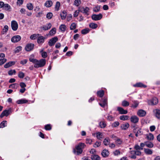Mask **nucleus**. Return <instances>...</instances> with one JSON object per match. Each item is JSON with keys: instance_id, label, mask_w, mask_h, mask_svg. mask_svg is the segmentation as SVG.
Masks as SVG:
<instances>
[{"instance_id": "f257e3e1", "label": "nucleus", "mask_w": 160, "mask_h": 160, "mask_svg": "<svg viewBox=\"0 0 160 160\" xmlns=\"http://www.w3.org/2000/svg\"><path fill=\"white\" fill-rule=\"evenodd\" d=\"M86 147V145L84 143H79L76 146V149L77 150L74 149L73 150V152L74 153H76L77 154L79 155L81 154L82 152V149Z\"/></svg>"}, {"instance_id": "f03ea898", "label": "nucleus", "mask_w": 160, "mask_h": 160, "mask_svg": "<svg viewBox=\"0 0 160 160\" xmlns=\"http://www.w3.org/2000/svg\"><path fill=\"white\" fill-rule=\"evenodd\" d=\"M34 63V67L38 68L44 67L46 63V61L45 59H42L39 60H36Z\"/></svg>"}, {"instance_id": "7ed1b4c3", "label": "nucleus", "mask_w": 160, "mask_h": 160, "mask_svg": "<svg viewBox=\"0 0 160 160\" xmlns=\"http://www.w3.org/2000/svg\"><path fill=\"white\" fill-rule=\"evenodd\" d=\"M90 9L88 7H82L79 8V11L85 15L88 16L89 14Z\"/></svg>"}, {"instance_id": "20e7f679", "label": "nucleus", "mask_w": 160, "mask_h": 160, "mask_svg": "<svg viewBox=\"0 0 160 160\" xmlns=\"http://www.w3.org/2000/svg\"><path fill=\"white\" fill-rule=\"evenodd\" d=\"M12 112V109L9 108L8 110H4L1 114L0 115V117L1 118H3V117L8 116Z\"/></svg>"}, {"instance_id": "39448f33", "label": "nucleus", "mask_w": 160, "mask_h": 160, "mask_svg": "<svg viewBox=\"0 0 160 160\" xmlns=\"http://www.w3.org/2000/svg\"><path fill=\"white\" fill-rule=\"evenodd\" d=\"M158 102V100L156 97L152 98L151 100L148 101V103L149 105H154L157 104Z\"/></svg>"}, {"instance_id": "423d86ee", "label": "nucleus", "mask_w": 160, "mask_h": 160, "mask_svg": "<svg viewBox=\"0 0 160 160\" xmlns=\"http://www.w3.org/2000/svg\"><path fill=\"white\" fill-rule=\"evenodd\" d=\"M11 26L12 29L13 31H16L18 28V23L15 20L12 21L11 22Z\"/></svg>"}, {"instance_id": "0eeeda50", "label": "nucleus", "mask_w": 160, "mask_h": 160, "mask_svg": "<svg viewBox=\"0 0 160 160\" xmlns=\"http://www.w3.org/2000/svg\"><path fill=\"white\" fill-rule=\"evenodd\" d=\"M58 40V38L57 37L52 38L49 40L48 42L49 45L50 46H53Z\"/></svg>"}, {"instance_id": "6e6552de", "label": "nucleus", "mask_w": 160, "mask_h": 160, "mask_svg": "<svg viewBox=\"0 0 160 160\" xmlns=\"http://www.w3.org/2000/svg\"><path fill=\"white\" fill-rule=\"evenodd\" d=\"M102 18V15L101 13L99 14H93L92 16V18L95 21H98L100 20Z\"/></svg>"}, {"instance_id": "1a4fd4ad", "label": "nucleus", "mask_w": 160, "mask_h": 160, "mask_svg": "<svg viewBox=\"0 0 160 160\" xmlns=\"http://www.w3.org/2000/svg\"><path fill=\"white\" fill-rule=\"evenodd\" d=\"M21 37L19 35H15L11 39V41L13 42H17L20 40Z\"/></svg>"}, {"instance_id": "9d476101", "label": "nucleus", "mask_w": 160, "mask_h": 160, "mask_svg": "<svg viewBox=\"0 0 160 160\" xmlns=\"http://www.w3.org/2000/svg\"><path fill=\"white\" fill-rule=\"evenodd\" d=\"M34 46V45L32 43H28L25 47V50L27 51H30L32 50Z\"/></svg>"}, {"instance_id": "9b49d317", "label": "nucleus", "mask_w": 160, "mask_h": 160, "mask_svg": "<svg viewBox=\"0 0 160 160\" xmlns=\"http://www.w3.org/2000/svg\"><path fill=\"white\" fill-rule=\"evenodd\" d=\"M130 121L132 122L137 123L138 122L139 118L136 116H132L130 118Z\"/></svg>"}, {"instance_id": "f8f14e48", "label": "nucleus", "mask_w": 160, "mask_h": 160, "mask_svg": "<svg viewBox=\"0 0 160 160\" xmlns=\"http://www.w3.org/2000/svg\"><path fill=\"white\" fill-rule=\"evenodd\" d=\"M5 56V55L4 53L0 54V66L3 64L7 61L6 59L3 58Z\"/></svg>"}, {"instance_id": "ddd939ff", "label": "nucleus", "mask_w": 160, "mask_h": 160, "mask_svg": "<svg viewBox=\"0 0 160 160\" xmlns=\"http://www.w3.org/2000/svg\"><path fill=\"white\" fill-rule=\"evenodd\" d=\"M146 114V112L142 109H140L138 111L137 114L140 117H143L145 116Z\"/></svg>"}, {"instance_id": "4468645a", "label": "nucleus", "mask_w": 160, "mask_h": 160, "mask_svg": "<svg viewBox=\"0 0 160 160\" xmlns=\"http://www.w3.org/2000/svg\"><path fill=\"white\" fill-rule=\"evenodd\" d=\"M117 111H118L120 114H126L128 113V111L125 110L123 108L120 107H117Z\"/></svg>"}, {"instance_id": "2eb2a0df", "label": "nucleus", "mask_w": 160, "mask_h": 160, "mask_svg": "<svg viewBox=\"0 0 160 160\" xmlns=\"http://www.w3.org/2000/svg\"><path fill=\"white\" fill-rule=\"evenodd\" d=\"M133 132L135 133V136L138 137L139 136L142 135V133L141 131V129L137 128L133 129Z\"/></svg>"}, {"instance_id": "dca6fc26", "label": "nucleus", "mask_w": 160, "mask_h": 160, "mask_svg": "<svg viewBox=\"0 0 160 160\" xmlns=\"http://www.w3.org/2000/svg\"><path fill=\"white\" fill-rule=\"evenodd\" d=\"M52 27V24L50 23H49L46 25L42 27L41 28L45 31L47 30L50 29Z\"/></svg>"}, {"instance_id": "f3484780", "label": "nucleus", "mask_w": 160, "mask_h": 160, "mask_svg": "<svg viewBox=\"0 0 160 160\" xmlns=\"http://www.w3.org/2000/svg\"><path fill=\"white\" fill-rule=\"evenodd\" d=\"M3 9L8 11L10 12L12 10V8L8 4H4L3 7Z\"/></svg>"}, {"instance_id": "a211bd4d", "label": "nucleus", "mask_w": 160, "mask_h": 160, "mask_svg": "<svg viewBox=\"0 0 160 160\" xmlns=\"http://www.w3.org/2000/svg\"><path fill=\"white\" fill-rule=\"evenodd\" d=\"M153 112L156 117L158 119H160V110L156 109L153 110Z\"/></svg>"}, {"instance_id": "6ab92c4d", "label": "nucleus", "mask_w": 160, "mask_h": 160, "mask_svg": "<svg viewBox=\"0 0 160 160\" xmlns=\"http://www.w3.org/2000/svg\"><path fill=\"white\" fill-rule=\"evenodd\" d=\"M45 38L42 36H39L37 40V42L39 43H43L44 42Z\"/></svg>"}, {"instance_id": "aec40b11", "label": "nucleus", "mask_w": 160, "mask_h": 160, "mask_svg": "<svg viewBox=\"0 0 160 160\" xmlns=\"http://www.w3.org/2000/svg\"><path fill=\"white\" fill-rule=\"evenodd\" d=\"M109 154V152L106 149H104L102 152V155L103 157H107Z\"/></svg>"}, {"instance_id": "412c9836", "label": "nucleus", "mask_w": 160, "mask_h": 160, "mask_svg": "<svg viewBox=\"0 0 160 160\" xmlns=\"http://www.w3.org/2000/svg\"><path fill=\"white\" fill-rule=\"evenodd\" d=\"M15 63V62L14 61H10L4 65V67L5 68H7L12 65H14Z\"/></svg>"}, {"instance_id": "4be33fe9", "label": "nucleus", "mask_w": 160, "mask_h": 160, "mask_svg": "<svg viewBox=\"0 0 160 160\" xmlns=\"http://www.w3.org/2000/svg\"><path fill=\"white\" fill-rule=\"evenodd\" d=\"M133 86L134 87H140V88H145L147 87V86L143 84L141 82L137 83L136 84L133 85Z\"/></svg>"}, {"instance_id": "5701e85b", "label": "nucleus", "mask_w": 160, "mask_h": 160, "mask_svg": "<svg viewBox=\"0 0 160 160\" xmlns=\"http://www.w3.org/2000/svg\"><path fill=\"white\" fill-rule=\"evenodd\" d=\"M96 134L97 139L99 140H101L103 138V134L102 132H98L96 133Z\"/></svg>"}, {"instance_id": "b1692460", "label": "nucleus", "mask_w": 160, "mask_h": 160, "mask_svg": "<svg viewBox=\"0 0 160 160\" xmlns=\"http://www.w3.org/2000/svg\"><path fill=\"white\" fill-rule=\"evenodd\" d=\"M129 124L128 123H126L122 124L121 126V128L122 129L126 130L129 128Z\"/></svg>"}, {"instance_id": "393cba45", "label": "nucleus", "mask_w": 160, "mask_h": 160, "mask_svg": "<svg viewBox=\"0 0 160 160\" xmlns=\"http://www.w3.org/2000/svg\"><path fill=\"white\" fill-rule=\"evenodd\" d=\"M102 103H99V105L102 107L104 108L107 104V99H105L102 100Z\"/></svg>"}, {"instance_id": "a878e982", "label": "nucleus", "mask_w": 160, "mask_h": 160, "mask_svg": "<svg viewBox=\"0 0 160 160\" xmlns=\"http://www.w3.org/2000/svg\"><path fill=\"white\" fill-rule=\"evenodd\" d=\"M28 102V100L25 99H21L18 100L17 101V103L18 104H22Z\"/></svg>"}, {"instance_id": "bb28decb", "label": "nucleus", "mask_w": 160, "mask_h": 160, "mask_svg": "<svg viewBox=\"0 0 160 160\" xmlns=\"http://www.w3.org/2000/svg\"><path fill=\"white\" fill-rule=\"evenodd\" d=\"M52 4V2L51 0L47 1L44 3V5L47 7H50Z\"/></svg>"}, {"instance_id": "cd10ccee", "label": "nucleus", "mask_w": 160, "mask_h": 160, "mask_svg": "<svg viewBox=\"0 0 160 160\" xmlns=\"http://www.w3.org/2000/svg\"><path fill=\"white\" fill-rule=\"evenodd\" d=\"M144 152L147 155H151L152 153V151L149 149L144 148Z\"/></svg>"}, {"instance_id": "c85d7f7f", "label": "nucleus", "mask_w": 160, "mask_h": 160, "mask_svg": "<svg viewBox=\"0 0 160 160\" xmlns=\"http://www.w3.org/2000/svg\"><path fill=\"white\" fill-rule=\"evenodd\" d=\"M40 36L39 34H34L30 36V38L31 40H35Z\"/></svg>"}, {"instance_id": "c756f323", "label": "nucleus", "mask_w": 160, "mask_h": 160, "mask_svg": "<svg viewBox=\"0 0 160 160\" xmlns=\"http://www.w3.org/2000/svg\"><path fill=\"white\" fill-rule=\"evenodd\" d=\"M36 59H34V55L32 54L30 56L29 58V60L30 62H32L33 63H35L36 61Z\"/></svg>"}, {"instance_id": "7c9ffc66", "label": "nucleus", "mask_w": 160, "mask_h": 160, "mask_svg": "<svg viewBox=\"0 0 160 160\" xmlns=\"http://www.w3.org/2000/svg\"><path fill=\"white\" fill-rule=\"evenodd\" d=\"M129 117L127 115H122L119 118L122 120L125 121L128 120Z\"/></svg>"}, {"instance_id": "2f4dec72", "label": "nucleus", "mask_w": 160, "mask_h": 160, "mask_svg": "<svg viewBox=\"0 0 160 160\" xmlns=\"http://www.w3.org/2000/svg\"><path fill=\"white\" fill-rule=\"evenodd\" d=\"M91 159L92 160H100V157L98 155H92L91 156Z\"/></svg>"}, {"instance_id": "473e14b6", "label": "nucleus", "mask_w": 160, "mask_h": 160, "mask_svg": "<svg viewBox=\"0 0 160 160\" xmlns=\"http://www.w3.org/2000/svg\"><path fill=\"white\" fill-rule=\"evenodd\" d=\"M7 124V121H3L0 123V128H2L6 126Z\"/></svg>"}, {"instance_id": "72a5a7b5", "label": "nucleus", "mask_w": 160, "mask_h": 160, "mask_svg": "<svg viewBox=\"0 0 160 160\" xmlns=\"http://www.w3.org/2000/svg\"><path fill=\"white\" fill-rule=\"evenodd\" d=\"M56 28H53L50 31L49 33V35L52 36L54 35L56 33Z\"/></svg>"}, {"instance_id": "f704fd0d", "label": "nucleus", "mask_w": 160, "mask_h": 160, "mask_svg": "<svg viewBox=\"0 0 160 160\" xmlns=\"http://www.w3.org/2000/svg\"><path fill=\"white\" fill-rule=\"evenodd\" d=\"M147 138L149 140H152L154 138L153 135L152 133H150L148 134L147 135Z\"/></svg>"}, {"instance_id": "c9c22d12", "label": "nucleus", "mask_w": 160, "mask_h": 160, "mask_svg": "<svg viewBox=\"0 0 160 160\" xmlns=\"http://www.w3.org/2000/svg\"><path fill=\"white\" fill-rule=\"evenodd\" d=\"M60 15L61 19L62 20H64L66 18L67 14L66 12H62L60 13Z\"/></svg>"}, {"instance_id": "e433bc0d", "label": "nucleus", "mask_w": 160, "mask_h": 160, "mask_svg": "<svg viewBox=\"0 0 160 160\" xmlns=\"http://www.w3.org/2000/svg\"><path fill=\"white\" fill-rule=\"evenodd\" d=\"M110 142V140L109 138H105L103 141V143L104 145L107 146L109 145Z\"/></svg>"}, {"instance_id": "4c0bfd02", "label": "nucleus", "mask_w": 160, "mask_h": 160, "mask_svg": "<svg viewBox=\"0 0 160 160\" xmlns=\"http://www.w3.org/2000/svg\"><path fill=\"white\" fill-rule=\"evenodd\" d=\"M97 94L98 96L102 97L103 96L104 92L103 90H100L97 92Z\"/></svg>"}, {"instance_id": "58836bf2", "label": "nucleus", "mask_w": 160, "mask_h": 160, "mask_svg": "<svg viewBox=\"0 0 160 160\" xmlns=\"http://www.w3.org/2000/svg\"><path fill=\"white\" fill-rule=\"evenodd\" d=\"M59 28L62 31L64 32L66 29V27L64 24H62L60 26Z\"/></svg>"}, {"instance_id": "ea45409f", "label": "nucleus", "mask_w": 160, "mask_h": 160, "mask_svg": "<svg viewBox=\"0 0 160 160\" xmlns=\"http://www.w3.org/2000/svg\"><path fill=\"white\" fill-rule=\"evenodd\" d=\"M99 125L102 128H104L106 126V124L104 121H101L99 123Z\"/></svg>"}, {"instance_id": "a19ab883", "label": "nucleus", "mask_w": 160, "mask_h": 160, "mask_svg": "<svg viewBox=\"0 0 160 160\" xmlns=\"http://www.w3.org/2000/svg\"><path fill=\"white\" fill-rule=\"evenodd\" d=\"M89 26L92 29H95L97 27L98 25L95 23H92L89 24Z\"/></svg>"}, {"instance_id": "79ce46f5", "label": "nucleus", "mask_w": 160, "mask_h": 160, "mask_svg": "<svg viewBox=\"0 0 160 160\" xmlns=\"http://www.w3.org/2000/svg\"><path fill=\"white\" fill-rule=\"evenodd\" d=\"M27 7L28 9L31 10L33 9V6L31 3H29L27 4Z\"/></svg>"}, {"instance_id": "37998d69", "label": "nucleus", "mask_w": 160, "mask_h": 160, "mask_svg": "<svg viewBox=\"0 0 160 160\" xmlns=\"http://www.w3.org/2000/svg\"><path fill=\"white\" fill-rule=\"evenodd\" d=\"M18 84L17 83H13L10 85L9 88H12L17 89L18 87Z\"/></svg>"}, {"instance_id": "c03bdc74", "label": "nucleus", "mask_w": 160, "mask_h": 160, "mask_svg": "<svg viewBox=\"0 0 160 160\" xmlns=\"http://www.w3.org/2000/svg\"><path fill=\"white\" fill-rule=\"evenodd\" d=\"M43 50L40 51V53L41 54L42 57L44 58H46L47 56V53L46 52H43Z\"/></svg>"}, {"instance_id": "a18cd8bd", "label": "nucleus", "mask_w": 160, "mask_h": 160, "mask_svg": "<svg viewBox=\"0 0 160 160\" xmlns=\"http://www.w3.org/2000/svg\"><path fill=\"white\" fill-rule=\"evenodd\" d=\"M133 104H132V107L135 108L138 105L139 103L137 101H133Z\"/></svg>"}, {"instance_id": "49530a36", "label": "nucleus", "mask_w": 160, "mask_h": 160, "mask_svg": "<svg viewBox=\"0 0 160 160\" xmlns=\"http://www.w3.org/2000/svg\"><path fill=\"white\" fill-rule=\"evenodd\" d=\"M129 104V102L126 100H124L122 102V105L124 107L128 106Z\"/></svg>"}, {"instance_id": "de8ad7c7", "label": "nucleus", "mask_w": 160, "mask_h": 160, "mask_svg": "<svg viewBox=\"0 0 160 160\" xmlns=\"http://www.w3.org/2000/svg\"><path fill=\"white\" fill-rule=\"evenodd\" d=\"M81 3V1L80 0H75L74 5L77 7Z\"/></svg>"}, {"instance_id": "09e8293b", "label": "nucleus", "mask_w": 160, "mask_h": 160, "mask_svg": "<svg viewBox=\"0 0 160 160\" xmlns=\"http://www.w3.org/2000/svg\"><path fill=\"white\" fill-rule=\"evenodd\" d=\"M89 31V29L88 28H86L82 30L81 33L82 34H85L88 33Z\"/></svg>"}, {"instance_id": "8fccbe9b", "label": "nucleus", "mask_w": 160, "mask_h": 160, "mask_svg": "<svg viewBox=\"0 0 160 160\" xmlns=\"http://www.w3.org/2000/svg\"><path fill=\"white\" fill-rule=\"evenodd\" d=\"M145 146L149 148H152L153 147V144L151 142H146Z\"/></svg>"}, {"instance_id": "3c124183", "label": "nucleus", "mask_w": 160, "mask_h": 160, "mask_svg": "<svg viewBox=\"0 0 160 160\" xmlns=\"http://www.w3.org/2000/svg\"><path fill=\"white\" fill-rule=\"evenodd\" d=\"M18 76L19 78H22L24 77L25 76V74L22 72H20L18 73Z\"/></svg>"}, {"instance_id": "603ef678", "label": "nucleus", "mask_w": 160, "mask_h": 160, "mask_svg": "<svg viewBox=\"0 0 160 160\" xmlns=\"http://www.w3.org/2000/svg\"><path fill=\"white\" fill-rule=\"evenodd\" d=\"M60 6V2H57L56 3L55 7V10L57 11H58L59 9Z\"/></svg>"}, {"instance_id": "864d4df0", "label": "nucleus", "mask_w": 160, "mask_h": 160, "mask_svg": "<svg viewBox=\"0 0 160 160\" xmlns=\"http://www.w3.org/2000/svg\"><path fill=\"white\" fill-rule=\"evenodd\" d=\"M44 128L46 130H50L51 129L52 127L50 124H48L45 126Z\"/></svg>"}, {"instance_id": "5fc2aeb1", "label": "nucleus", "mask_w": 160, "mask_h": 160, "mask_svg": "<svg viewBox=\"0 0 160 160\" xmlns=\"http://www.w3.org/2000/svg\"><path fill=\"white\" fill-rule=\"evenodd\" d=\"M76 25L74 22L72 23L70 27V29L71 30H73L75 29L76 28Z\"/></svg>"}, {"instance_id": "6e6d98bb", "label": "nucleus", "mask_w": 160, "mask_h": 160, "mask_svg": "<svg viewBox=\"0 0 160 160\" xmlns=\"http://www.w3.org/2000/svg\"><path fill=\"white\" fill-rule=\"evenodd\" d=\"M16 72L15 70H11L8 72V74L10 75H12L16 73Z\"/></svg>"}, {"instance_id": "4d7b16f0", "label": "nucleus", "mask_w": 160, "mask_h": 160, "mask_svg": "<svg viewBox=\"0 0 160 160\" xmlns=\"http://www.w3.org/2000/svg\"><path fill=\"white\" fill-rule=\"evenodd\" d=\"M53 16V14L51 12H48V13L46 15V17L48 19H51Z\"/></svg>"}, {"instance_id": "13d9d810", "label": "nucleus", "mask_w": 160, "mask_h": 160, "mask_svg": "<svg viewBox=\"0 0 160 160\" xmlns=\"http://www.w3.org/2000/svg\"><path fill=\"white\" fill-rule=\"evenodd\" d=\"M134 148L137 151L139 150H142L143 149V148L140 147V146H139L138 145H136L134 146Z\"/></svg>"}, {"instance_id": "bf43d9fd", "label": "nucleus", "mask_w": 160, "mask_h": 160, "mask_svg": "<svg viewBox=\"0 0 160 160\" xmlns=\"http://www.w3.org/2000/svg\"><path fill=\"white\" fill-rule=\"evenodd\" d=\"M131 152L134 153L136 155L140 156L141 154V152L138 151H131Z\"/></svg>"}, {"instance_id": "052dcab7", "label": "nucleus", "mask_w": 160, "mask_h": 160, "mask_svg": "<svg viewBox=\"0 0 160 160\" xmlns=\"http://www.w3.org/2000/svg\"><path fill=\"white\" fill-rule=\"evenodd\" d=\"M101 145V142H96L93 145V146L95 148L98 147L100 146Z\"/></svg>"}, {"instance_id": "680f3d73", "label": "nucleus", "mask_w": 160, "mask_h": 160, "mask_svg": "<svg viewBox=\"0 0 160 160\" xmlns=\"http://www.w3.org/2000/svg\"><path fill=\"white\" fill-rule=\"evenodd\" d=\"M22 47L21 46H18V47L15 51V52L16 53H17L18 52L20 51L22 49Z\"/></svg>"}, {"instance_id": "e2e57ef3", "label": "nucleus", "mask_w": 160, "mask_h": 160, "mask_svg": "<svg viewBox=\"0 0 160 160\" xmlns=\"http://www.w3.org/2000/svg\"><path fill=\"white\" fill-rule=\"evenodd\" d=\"M113 153L115 156H117L120 154L121 152L119 150H117L113 152Z\"/></svg>"}, {"instance_id": "0e129e2a", "label": "nucleus", "mask_w": 160, "mask_h": 160, "mask_svg": "<svg viewBox=\"0 0 160 160\" xmlns=\"http://www.w3.org/2000/svg\"><path fill=\"white\" fill-rule=\"evenodd\" d=\"M100 7L99 6H97L93 8V11L95 12H97L99 11Z\"/></svg>"}, {"instance_id": "69168bd1", "label": "nucleus", "mask_w": 160, "mask_h": 160, "mask_svg": "<svg viewBox=\"0 0 160 160\" xmlns=\"http://www.w3.org/2000/svg\"><path fill=\"white\" fill-rule=\"evenodd\" d=\"M27 62L28 60L27 59H23L20 61V63L21 64L23 65L26 64L27 63Z\"/></svg>"}, {"instance_id": "338daca9", "label": "nucleus", "mask_w": 160, "mask_h": 160, "mask_svg": "<svg viewBox=\"0 0 160 160\" xmlns=\"http://www.w3.org/2000/svg\"><path fill=\"white\" fill-rule=\"evenodd\" d=\"M92 142V140L90 138H87L86 142L87 144H91Z\"/></svg>"}, {"instance_id": "774afa93", "label": "nucleus", "mask_w": 160, "mask_h": 160, "mask_svg": "<svg viewBox=\"0 0 160 160\" xmlns=\"http://www.w3.org/2000/svg\"><path fill=\"white\" fill-rule=\"evenodd\" d=\"M20 86L22 88H25L26 87V85L23 82H21L20 83Z\"/></svg>"}]
</instances>
